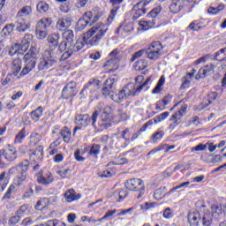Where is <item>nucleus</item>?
<instances>
[{
  "label": "nucleus",
  "instance_id": "f257e3e1",
  "mask_svg": "<svg viewBox=\"0 0 226 226\" xmlns=\"http://www.w3.org/2000/svg\"><path fill=\"white\" fill-rule=\"evenodd\" d=\"M106 33L107 26L105 25L93 26L83 35V37L78 39L74 45L68 46L67 49L62 54L60 61H66V59L73 56L74 52L82 50L85 45H91V47L98 45L102 38L105 36Z\"/></svg>",
  "mask_w": 226,
  "mask_h": 226
},
{
  "label": "nucleus",
  "instance_id": "f03ea898",
  "mask_svg": "<svg viewBox=\"0 0 226 226\" xmlns=\"http://www.w3.org/2000/svg\"><path fill=\"white\" fill-rule=\"evenodd\" d=\"M149 82V79L147 80V82L142 85L141 87L134 86L133 83H130L128 85H125L118 94H110V100L113 102H116V103H121L124 98H128L130 96H137L140 91H142V87L146 86Z\"/></svg>",
  "mask_w": 226,
  "mask_h": 226
},
{
  "label": "nucleus",
  "instance_id": "7ed1b4c3",
  "mask_svg": "<svg viewBox=\"0 0 226 226\" xmlns=\"http://www.w3.org/2000/svg\"><path fill=\"white\" fill-rule=\"evenodd\" d=\"M98 116H100V111L98 110H95L91 117L87 114L76 115L75 121L78 126L74 128L73 133L75 134V132H78V130H80V128H87V126H89V123L91 122L93 128L96 129V121L98 119Z\"/></svg>",
  "mask_w": 226,
  "mask_h": 226
},
{
  "label": "nucleus",
  "instance_id": "20e7f679",
  "mask_svg": "<svg viewBox=\"0 0 226 226\" xmlns=\"http://www.w3.org/2000/svg\"><path fill=\"white\" fill-rule=\"evenodd\" d=\"M29 169V161L25 160L18 166L14 168H11L9 170V176H16L18 179V185H21L23 181H26V177H27V170Z\"/></svg>",
  "mask_w": 226,
  "mask_h": 226
},
{
  "label": "nucleus",
  "instance_id": "39448f33",
  "mask_svg": "<svg viewBox=\"0 0 226 226\" xmlns=\"http://www.w3.org/2000/svg\"><path fill=\"white\" fill-rule=\"evenodd\" d=\"M56 63H57V57L54 56V51H52V49H47L43 52L42 57L39 60L38 70L40 72L49 70V68H52Z\"/></svg>",
  "mask_w": 226,
  "mask_h": 226
},
{
  "label": "nucleus",
  "instance_id": "423d86ee",
  "mask_svg": "<svg viewBox=\"0 0 226 226\" xmlns=\"http://www.w3.org/2000/svg\"><path fill=\"white\" fill-rule=\"evenodd\" d=\"M33 41V35L32 34H26L24 38L21 41L20 45L14 44L11 50L9 51L10 56H14V54L22 55L24 52L27 51V49H29V45H31V42Z\"/></svg>",
  "mask_w": 226,
  "mask_h": 226
},
{
  "label": "nucleus",
  "instance_id": "0eeeda50",
  "mask_svg": "<svg viewBox=\"0 0 226 226\" xmlns=\"http://www.w3.org/2000/svg\"><path fill=\"white\" fill-rule=\"evenodd\" d=\"M52 26V19L50 18H42L36 25L35 34L39 40H45L49 34L47 27Z\"/></svg>",
  "mask_w": 226,
  "mask_h": 226
},
{
  "label": "nucleus",
  "instance_id": "6e6552de",
  "mask_svg": "<svg viewBox=\"0 0 226 226\" xmlns=\"http://www.w3.org/2000/svg\"><path fill=\"white\" fill-rule=\"evenodd\" d=\"M163 52V46L160 41L152 42V44L146 49V56L150 61H156L160 59Z\"/></svg>",
  "mask_w": 226,
  "mask_h": 226
},
{
  "label": "nucleus",
  "instance_id": "1a4fd4ad",
  "mask_svg": "<svg viewBox=\"0 0 226 226\" xmlns=\"http://www.w3.org/2000/svg\"><path fill=\"white\" fill-rule=\"evenodd\" d=\"M125 188L131 192H139L137 199H140L144 195V190L146 187L144 185V181L139 178H131L125 182Z\"/></svg>",
  "mask_w": 226,
  "mask_h": 226
},
{
  "label": "nucleus",
  "instance_id": "9d476101",
  "mask_svg": "<svg viewBox=\"0 0 226 226\" xmlns=\"http://www.w3.org/2000/svg\"><path fill=\"white\" fill-rule=\"evenodd\" d=\"M77 94V83L75 81H71L67 83L62 90L63 100H70Z\"/></svg>",
  "mask_w": 226,
  "mask_h": 226
},
{
  "label": "nucleus",
  "instance_id": "9b49d317",
  "mask_svg": "<svg viewBox=\"0 0 226 226\" xmlns=\"http://www.w3.org/2000/svg\"><path fill=\"white\" fill-rule=\"evenodd\" d=\"M97 111H99L100 119L102 123H109L110 121V115L112 114V107L110 106H104L103 104L100 103L97 107Z\"/></svg>",
  "mask_w": 226,
  "mask_h": 226
},
{
  "label": "nucleus",
  "instance_id": "f8f14e48",
  "mask_svg": "<svg viewBox=\"0 0 226 226\" xmlns=\"http://www.w3.org/2000/svg\"><path fill=\"white\" fill-rule=\"evenodd\" d=\"M147 5H144L142 4H136L133 5L131 10V15L132 20H137L140 19V17L146 15L147 13V9L146 8Z\"/></svg>",
  "mask_w": 226,
  "mask_h": 226
},
{
  "label": "nucleus",
  "instance_id": "ddd939ff",
  "mask_svg": "<svg viewBox=\"0 0 226 226\" xmlns=\"http://www.w3.org/2000/svg\"><path fill=\"white\" fill-rule=\"evenodd\" d=\"M91 22V12L85 13V15L80 18L76 24V31H84Z\"/></svg>",
  "mask_w": 226,
  "mask_h": 226
},
{
  "label": "nucleus",
  "instance_id": "4468645a",
  "mask_svg": "<svg viewBox=\"0 0 226 226\" xmlns=\"http://www.w3.org/2000/svg\"><path fill=\"white\" fill-rule=\"evenodd\" d=\"M215 68H216V66L213 64H210L200 69L198 74L196 75V80H199V79H204L205 77L211 75Z\"/></svg>",
  "mask_w": 226,
  "mask_h": 226
},
{
  "label": "nucleus",
  "instance_id": "2eb2a0df",
  "mask_svg": "<svg viewBox=\"0 0 226 226\" xmlns=\"http://www.w3.org/2000/svg\"><path fill=\"white\" fill-rule=\"evenodd\" d=\"M119 61H121V57L109 58L103 65V68H106L109 73L116 72L119 68Z\"/></svg>",
  "mask_w": 226,
  "mask_h": 226
},
{
  "label": "nucleus",
  "instance_id": "dca6fc26",
  "mask_svg": "<svg viewBox=\"0 0 226 226\" xmlns=\"http://www.w3.org/2000/svg\"><path fill=\"white\" fill-rule=\"evenodd\" d=\"M37 182L39 183V185L49 186V185L54 183V176L50 172H48L44 175H39L37 177Z\"/></svg>",
  "mask_w": 226,
  "mask_h": 226
},
{
  "label": "nucleus",
  "instance_id": "f3484780",
  "mask_svg": "<svg viewBox=\"0 0 226 226\" xmlns=\"http://www.w3.org/2000/svg\"><path fill=\"white\" fill-rule=\"evenodd\" d=\"M202 215L200 213L190 212L187 215V220L191 226H199L200 222L201 221Z\"/></svg>",
  "mask_w": 226,
  "mask_h": 226
},
{
  "label": "nucleus",
  "instance_id": "a211bd4d",
  "mask_svg": "<svg viewBox=\"0 0 226 226\" xmlns=\"http://www.w3.org/2000/svg\"><path fill=\"white\" fill-rule=\"evenodd\" d=\"M31 27V24L27 23L26 19L16 18V31L24 33Z\"/></svg>",
  "mask_w": 226,
  "mask_h": 226
},
{
  "label": "nucleus",
  "instance_id": "6ab92c4d",
  "mask_svg": "<svg viewBox=\"0 0 226 226\" xmlns=\"http://www.w3.org/2000/svg\"><path fill=\"white\" fill-rule=\"evenodd\" d=\"M100 86V80L98 79H92L88 81L84 87L82 88L81 92L79 93L81 98H86L87 96V89L91 87H98Z\"/></svg>",
  "mask_w": 226,
  "mask_h": 226
},
{
  "label": "nucleus",
  "instance_id": "aec40b11",
  "mask_svg": "<svg viewBox=\"0 0 226 226\" xmlns=\"http://www.w3.org/2000/svg\"><path fill=\"white\" fill-rule=\"evenodd\" d=\"M72 26V21L67 19L66 18H60L56 22V29L64 33V31H68V27Z\"/></svg>",
  "mask_w": 226,
  "mask_h": 226
},
{
  "label": "nucleus",
  "instance_id": "412c9836",
  "mask_svg": "<svg viewBox=\"0 0 226 226\" xmlns=\"http://www.w3.org/2000/svg\"><path fill=\"white\" fill-rule=\"evenodd\" d=\"M24 63L25 65L22 71L20 72L19 77H24V75L31 73V72H33V69L36 66V62L34 61L24 60Z\"/></svg>",
  "mask_w": 226,
  "mask_h": 226
},
{
  "label": "nucleus",
  "instance_id": "4be33fe9",
  "mask_svg": "<svg viewBox=\"0 0 226 226\" xmlns=\"http://www.w3.org/2000/svg\"><path fill=\"white\" fill-rule=\"evenodd\" d=\"M4 155L7 162H13L17 159V149L15 147L9 146L6 149H4Z\"/></svg>",
  "mask_w": 226,
  "mask_h": 226
},
{
  "label": "nucleus",
  "instance_id": "5701e85b",
  "mask_svg": "<svg viewBox=\"0 0 226 226\" xmlns=\"http://www.w3.org/2000/svg\"><path fill=\"white\" fill-rule=\"evenodd\" d=\"M38 54H40V51L37 49V48L31 47L28 52L24 56V61H34V63H36Z\"/></svg>",
  "mask_w": 226,
  "mask_h": 226
},
{
  "label": "nucleus",
  "instance_id": "b1692460",
  "mask_svg": "<svg viewBox=\"0 0 226 226\" xmlns=\"http://www.w3.org/2000/svg\"><path fill=\"white\" fill-rule=\"evenodd\" d=\"M38 54H40V51L37 49V48L31 47L28 52L24 56V61H34V63H36Z\"/></svg>",
  "mask_w": 226,
  "mask_h": 226
},
{
  "label": "nucleus",
  "instance_id": "393cba45",
  "mask_svg": "<svg viewBox=\"0 0 226 226\" xmlns=\"http://www.w3.org/2000/svg\"><path fill=\"white\" fill-rule=\"evenodd\" d=\"M22 71V60L15 58L11 63V72L14 77H18L19 73Z\"/></svg>",
  "mask_w": 226,
  "mask_h": 226
},
{
  "label": "nucleus",
  "instance_id": "a878e982",
  "mask_svg": "<svg viewBox=\"0 0 226 226\" xmlns=\"http://www.w3.org/2000/svg\"><path fill=\"white\" fill-rule=\"evenodd\" d=\"M213 214L207 210L201 214V222L203 226H211V223H213L214 219Z\"/></svg>",
  "mask_w": 226,
  "mask_h": 226
},
{
  "label": "nucleus",
  "instance_id": "bb28decb",
  "mask_svg": "<svg viewBox=\"0 0 226 226\" xmlns=\"http://www.w3.org/2000/svg\"><path fill=\"white\" fill-rule=\"evenodd\" d=\"M80 197V193L77 194V192L73 189H70L64 193V199L66 202H73L75 200H79Z\"/></svg>",
  "mask_w": 226,
  "mask_h": 226
},
{
  "label": "nucleus",
  "instance_id": "cd10ccee",
  "mask_svg": "<svg viewBox=\"0 0 226 226\" xmlns=\"http://www.w3.org/2000/svg\"><path fill=\"white\" fill-rule=\"evenodd\" d=\"M33 13V9L31 6H24L21 10L18 11L16 19H24L27 20V18Z\"/></svg>",
  "mask_w": 226,
  "mask_h": 226
},
{
  "label": "nucleus",
  "instance_id": "c85d7f7f",
  "mask_svg": "<svg viewBox=\"0 0 226 226\" xmlns=\"http://www.w3.org/2000/svg\"><path fill=\"white\" fill-rule=\"evenodd\" d=\"M211 209L212 215H214V218H215V220H220L221 218H223V216H225V214H223V207H222L221 205H211Z\"/></svg>",
  "mask_w": 226,
  "mask_h": 226
},
{
  "label": "nucleus",
  "instance_id": "c756f323",
  "mask_svg": "<svg viewBox=\"0 0 226 226\" xmlns=\"http://www.w3.org/2000/svg\"><path fill=\"white\" fill-rule=\"evenodd\" d=\"M187 109V106H182L177 112L171 116L170 121H177V123H181V117L186 114Z\"/></svg>",
  "mask_w": 226,
  "mask_h": 226
},
{
  "label": "nucleus",
  "instance_id": "7c9ffc66",
  "mask_svg": "<svg viewBox=\"0 0 226 226\" xmlns=\"http://www.w3.org/2000/svg\"><path fill=\"white\" fill-rule=\"evenodd\" d=\"M42 116H43V107L41 106L38 107L36 109L33 110L30 113L31 119H33V121H34L35 123H37V121H40V117H41Z\"/></svg>",
  "mask_w": 226,
  "mask_h": 226
},
{
  "label": "nucleus",
  "instance_id": "2f4dec72",
  "mask_svg": "<svg viewBox=\"0 0 226 226\" xmlns=\"http://www.w3.org/2000/svg\"><path fill=\"white\" fill-rule=\"evenodd\" d=\"M117 8H112L109 13V16L107 19L108 24H97L94 27H96L97 26H106L107 30L106 33L109 31V24H111V22L116 19V15H117Z\"/></svg>",
  "mask_w": 226,
  "mask_h": 226
},
{
  "label": "nucleus",
  "instance_id": "473e14b6",
  "mask_svg": "<svg viewBox=\"0 0 226 226\" xmlns=\"http://www.w3.org/2000/svg\"><path fill=\"white\" fill-rule=\"evenodd\" d=\"M183 8V4L181 0H173L171 4L170 5V10L171 13H179Z\"/></svg>",
  "mask_w": 226,
  "mask_h": 226
},
{
  "label": "nucleus",
  "instance_id": "72a5a7b5",
  "mask_svg": "<svg viewBox=\"0 0 226 226\" xmlns=\"http://www.w3.org/2000/svg\"><path fill=\"white\" fill-rule=\"evenodd\" d=\"M164 192H167L166 186L158 188L154 192V199H155V200H162V199H163V197H169V196H167V193L163 194Z\"/></svg>",
  "mask_w": 226,
  "mask_h": 226
},
{
  "label": "nucleus",
  "instance_id": "f704fd0d",
  "mask_svg": "<svg viewBox=\"0 0 226 226\" xmlns=\"http://www.w3.org/2000/svg\"><path fill=\"white\" fill-rule=\"evenodd\" d=\"M31 158H33L34 162L41 160V158H43V147H37L35 151L32 153Z\"/></svg>",
  "mask_w": 226,
  "mask_h": 226
},
{
  "label": "nucleus",
  "instance_id": "c9c22d12",
  "mask_svg": "<svg viewBox=\"0 0 226 226\" xmlns=\"http://www.w3.org/2000/svg\"><path fill=\"white\" fill-rule=\"evenodd\" d=\"M146 68H147V60L146 59H139L134 63V70L136 72L146 70Z\"/></svg>",
  "mask_w": 226,
  "mask_h": 226
},
{
  "label": "nucleus",
  "instance_id": "e433bc0d",
  "mask_svg": "<svg viewBox=\"0 0 226 226\" xmlns=\"http://www.w3.org/2000/svg\"><path fill=\"white\" fill-rule=\"evenodd\" d=\"M135 82H136V84H133V86H139V87L144 86V84H146V82H147L146 84V86H147V85L151 84V77H148L146 79V81L144 82V76L140 75V76L136 77ZM142 82H144V83H142ZM146 86L142 87V89H144V87H146Z\"/></svg>",
  "mask_w": 226,
  "mask_h": 226
},
{
  "label": "nucleus",
  "instance_id": "4c0bfd02",
  "mask_svg": "<svg viewBox=\"0 0 226 226\" xmlns=\"http://www.w3.org/2000/svg\"><path fill=\"white\" fill-rule=\"evenodd\" d=\"M60 134L63 137L64 142H70V140H72V131H70V129H68V127H64L61 132Z\"/></svg>",
  "mask_w": 226,
  "mask_h": 226
},
{
  "label": "nucleus",
  "instance_id": "58836bf2",
  "mask_svg": "<svg viewBox=\"0 0 226 226\" xmlns=\"http://www.w3.org/2000/svg\"><path fill=\"white\" fill-rule=\"evenodd\" d=\"M59 34H52L48 37V42L52 46V47H57L59 45Z\"/></svg>",
  "mask_w": 226,
  "mask_h": 226
},
{
  "label": "nucleus",
  "instance_id": "ea45409f",
  "mask_svg": "<svg viewBox=\"0 0 226 226\" xmlns=\"http://www.w3.org/2000/svg\"><path fill=\"white\" fill-rule=\"evenodd\" d=\"M101 147L98 144H94L89 149L88 154L93 158H98V154H100Z\"/></svg>",
  "mask_w": 226,
  "mask_h": 226
},
{
  "label": "nucleus",
  "instance_id": "a19ab883",
  "mask_svg": "<svg viewBox=\"0 0 226 226\" xmlns=\"http://www.w3.org/2000/svg\"><path fill=\"white\" fill-rule=\"evenodd\" d=\"M226 59V48L221 49L215 53L214 56L215 61H225Z\"/></svg>",
  "mask_w": 226,
  "mask_h": 226
},
{
  "label": "nucleus",
  "instance_id": "79ce46f5",
  "mask_svg": "<svg viewBox=\"0 0 226 226\" xmlns=\"http://www.w3.org/2000/svg\"><path fill=\"white\" fill-rule=\"evenodd\" d=\"M64 38H65V41L69 42V47L70 45H75L73 44V38H74V34L72 30H65L64 31Z\"/></svg>",
  "mask_w": 226,
  "mask_h": 226
},
{
  "label": "nucleus",
  "instance_id": "37998d69",
  "mask_svg": "<svg viewBox=\"0 0 226 226\" xmlns=\"http://www.w3.org/2000/svg\"><path fill=\"white\" fill-rule=\"evenodd\" d=\"M165 84V76H162L155 86V87L153 89L152 93L153 94H158L162 91V86Z\"/></svg>",
  "mask_w": 226,
  "mask_h": 226
},
{
  "label": "nucleus",
  "instance_id": "c03bdc74",
  "mask_svg": "<svg viewBox=\"0 0 226 226\" xmlns=\"http://www.w3.org/2000/svg\"><path fill=\"white\" fill-rule=\"evenodd\" d=\"M119 80V77L117 75L114 74L113 76L108 78L105 81V86H109V89H112L114 87V84Z\"/></svg>",
  "mask_w": 226,
  "mask_h": 226
},
{
  "label": "nucleus",
  "instance_id": "a18cd8bd",
  "mask_svg": "<svg viewBox=\"0 0 226 226\" xmlns=\"http://www.w3.org/2000/svg\"><path fill=\"white\" fill-rule=\"evenodd\" d=\"M26 139V128L21 129V131L15 137V144H22V140Z\"/></svg>",
  "mask_w": 226,
  "mask_h": 226
},
{
  "label": "nucleus",
  "instance_id": "49530a36",
  "mask_svg": "<svg viewBox=\"0 0 226 226\" xmlns=\"http://www.w3.org/2000/svg\"><path fill=\"white\" fill-rule=\"evenodd\" d=\"M14 27H15V25L13 24L6 25L3 28L2 34H4V36H10V34H12Z\"/></svg>",
  "mask_w": 226,
  "mask_h": 226
},
{
  "label": "nucleus",
  "instance_id": "de8ad7c7",
  "mask_svg": "<svg viewBox=\"0 0 226 226\" xmlns=\"http://www.w3.org/2000/svg\"><path fill=\"white\" fill-rule=\"evenodd\" d=\"M189 185H190V182H184V183L180 184L179 185L173 187L170 192H166V195L168 197H170V195H172V193H174V192H176V190H179V188H186Z\"/></svg>",
  "mask_w": 226,
  "mask_h": 226
},
{
  "label": "nucleus",
  "instance_id": "09e8293b",
  "mask_svg": "<svg viewBox=\"0 0 226 226\" xmlns=\"http://www.w3.org/2000/svg\"><path fill=\"white\" fill-rule=\"evenodd\" d=\"M40 140H41V135H40L38 133H34V132L30 135L31 146H36V144H38V142H40Z\"/></svg>",
  "mask_w": 226,
  "mask_h": 226
},
{
  "label": "nucleus",
  "instance_id": "8fccbe9b",
  "mask_svg": "<svg viewBox=\"0 0 226 226\" xmlns=\"http://www.w3.org/2000/svg\"><path fill=\"white\" fill-rule=\"evenodd\" d=\"M37 11L39 13H45L46 11H49V5L46 2H40L37 4Z\"/></svg>",
  "mask_w": 226,
  "mask_h": 226
},
{
  "label": "nucleus",
  "instance_id": "3c124183",
  "mask_svg": "<svg viewBox=\"0 0 226 226\" xmlns=\"http://www.w3.org/2000/svg\"><path fill=\"white\" fill-rule=\"evenodd\" d=\"M168 116H170L169 111H166L164 113H162L160 116L155 117L154 118V123L155 124H158V123H162V121H165V119H167Z\"/></svg>",
  "mask_w": 226,
  "mask_h": 226
},
{
  "label": "nucleus",
  "instance_id": "603ef678",
  "mask_svg": "<svg viewBox=\"0 0 226 226\" xmlns=\"http://www.w3.org/2000/svg\"><path fill=\"white\" fill-rule=\"evenodd\" d=\"M17 215L19 216H24V215H29V206L23 205L17 210Z\"/></svg>",
  "mask_w": 226,
  "mask_h": 226
},
{
  "label": "nucleus",
  "instance_id": "864d4df0",
  "mask_svg": "<svg viewBox=\"0 0 226 226\" xmlns=\"http://www.w3.org/2000/svg\"><path fill=\"white\" fill-rule=\"evenodd\" d=\"M160 11H162V7H156L154 9H153L148 14L147 17L148 19H152V20L154 19H156V17H158V14L160 13Z\"/></svg>",
  "mask_w": 226,
  "mask_h": 226
},
{
  "label": "nucleus",
  "instance_id": "5fc2aeb1",
  "mask_svg": "<svg viewBox=\"0 0 226 226\" xmlns=\"http://www.w3.org/2000/svg\"><path fill=\"white\" fill-rule=\"evenodd\" d=\"M164 136L165 132H163L162 131L155 132L152 135V140L153 142H158V140H162V139H163Z\"/></svg>",
  "mask_w": 226,
  "mask_h": 226
},
{
  "label": "nucleus",
  "instance_id": "6e6d98bb",
  "mask_svg": "<svg viewBox=\"0 0 226 226\" xmlns=\"http://www.w3.org/2000/svg\"><path fill=\"white\" fill-rule=\"evenodd\" d=\"M43 226H66L64 222L57 221L56 219L55 220H50L46 222Z\"/></svg>",
  "mask_w": 226,
  "mask_h": 226
},
{
  "label": "nucleus",
  "instance_id": "4d7b16f0",
  "mask_svg": "<svg viewBox=\"0 0 226 226\" xmlns=\"http://www.w3.org/2000/svg\"><path fill=\"white\" fill-rule=\"evenodd\" d=\"M15 188H16L15 185H11L7 192H5L4 196L3 197V200L11 199V193H13V191L15 190Z\"/></svg>",
  "mask_w": 226,
  "mask_h": 226
},
{
  "label": "nucleus",
  "instance_id": "13d9d810",
  "mask_svg": "<svg viewBox=\"0 0 226 226\" xmlns=\"http://www.w3.org/2000/svg\"><path fill=\"white\" fill-rule=\"evenodd\" d=\"M155 24H156V19L139 22V26H140V27H149V26H154Z\"/></svg>",
  "mask_w": 226,
  "mask_h": 226
},
{
  "label": "nucleus",
  "instance_id": "bf43d9fd",
  "mask_svg": "<svg viewBox=\"0 0 226 226\" xmlns=\"http://www.w3.org/2000/svg\"><path fill=\"white\" fill-rule=\"evenodd\" d=\"M144 54H146V49H140L135 52L132 57L131 58V61L133 63V61H135L136 59H139V57H142Z\"/></svg>",
  "mask_w": 226,
  "mask_h": 226
},
{
  "label": "nucleus",
  "instance_id": "052dcab7",
  "mask_svg": "<svg viewBox=\"0 0 226 226\" xmlns=\"http://www.w3.org/2000/svg\"><path fill=\"white\" fill-rule=\"evenodd\" d=\"M114 93V87H112V88L109 87V86L106 85V87H104L102 88V94L104 96H109L110 98V94H112Z\"/></svg>",
  "mask_w": 226,
  "mask_h": 226
},
{
  "label": "nucleus",
  "instance_id": "680f3d73",
  "mask_svg": "<svg viewBox=\"0 0 226 226\" xmlns=\"http://www.w3.org/2000/svg\"><path fill=\"white\" fill-rule=\"evenodd\" d=\"M45 202H47V199H43L37 201L35 205V209H37V211H41V209H43L46 207Z\"/></svg>",
  "mask_w": 226,
  "mask_h": 226
},
{
  "label": "nucleus",
  "instance_id": "e2e57ef3",
  "mask_svg": "<svg viewBox=\"0 0 226 226\" xmlns=\"http://www.w3.org/2000/svg\"><path fill=\"white\" fill-rule=\"evenodd\" d=\"M68 47H70L69 42L66 41H63L59 45H58V50L60 52H64V50H68Z\"/></svg>",
  "mask_w": 226,
  "mask_h": 226
},
{
  "label": "nucleus",
  "instance_id": "0e129e2a",
  "mask_svg": "<svg viewBox=\"0 0 226 226\" xmlns=\"http://www.w3.org/2000/svg\"><path fill=\"white\" fill-rule=\"evenodd\" d=\"M174 216V213H172V209L170 207H167L163 212V218L166 220H170V218H172Z\"/></svg>",
  "mask_w": 226,
  "mask_h": 226
},
{
  "label": "nucleus",
  "instance_id": "69168bd1",
  "mask_svg": "<svg viewBox=\"0 0 226 226\" xmlns=\"http://www.w3.org/2000/svg\"><path fill=\"white\" fill-rule=\"evenodd\" d=\"M186 87H190V79H188V77H183L181 88L186 89Z\"/></svg>",
  "mask_w": 226,
  "mask_h": 226
},
{
  "label": "nucleus",
  "instance_id": "338daca9",
  "mask_svg": "<svg viewBox=\"0 0 226 226\" xmlns=\"http://www.w3.org/2000/svg\"><path fill=\"white\" fill-rule=\"evenodd\" d=\"M20 222V215H14L9 219L10 225H17Z\"/></svg>",
  "mask_w": 226,
  "mask_h": 226
},
{
  "label": "nucleus",
  "instance_id": "774afa93",
  "mask_svg": "<svg viewBox=\"0 0 226 226\" xmlns=\"http://www.w3.org/2000/svg\"><path fill=\"white\" fill-rule=\"evenodd\" d=\"M124 2V0H109L110 4H112L113 8H117V10H119V5Z\"/></svg>",
  "mask_w": 226,
  "mask_h": 226
}]
</instances>
